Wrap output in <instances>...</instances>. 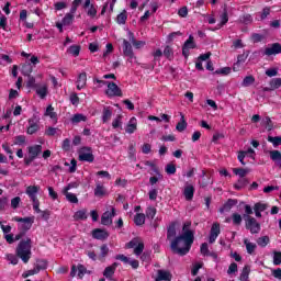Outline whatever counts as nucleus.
Wrapping results in <instances>:
<instances>
[{
  "mask_svg": "<svg viewBox=\"0 0 281 281\" xmlns=\"http://www.w3.org/2000/svg\"><path fill=\"white\" fill-rule=\"evenodd\" d=\"M35 92L41 98V100H45V98H47V85H38V87L35 88Z\"/></svg>",
  "mask_w": 281,
  "mask_h": 281,
  "instance_id": "nucleus-25",
  "label": "nucleus"
},
{
  "mask_svg": "<svg viewBox=\"0 0 281 281\" xmlns=\"http://www.w3.org/2000/svg\"><path fill=\"white\" fill-rule=\"evenodd\" d=\"M268 142H270L274 148H278V146H281V136H268Z\"/></svg>",
  "mask_w": 281,
  "mask_h": 281,
  "instance_id": "nucleus-42",
  "label": "nucleus"
},
{
  "mask_svg": "<svg viewBox=\"0 0 281 281\" xmlns=\"http://www.w3.org/2000/svg\"><path fill=\"white\" fill-rule=\"evenodd\" d=\"M38 190H41L40 187H36V186H30L26 188V194L27 196L32 200H35V199H38L36 198V194H38Z\"/></svg>",
  "mask_w": 281,
  "mask_h": 281,
  "instance_id": "nucleus-22",
  "label": "nucleus"
},
{
  "mask_svg": "<svg viewBox=\"0 0 281 281\" xmlns=\"http://www.w3.org/2000/svg\"><path fill=\"white\" fill-rule=\"evenodd\" d=\"M234 175H237V177H240V179H245L247 175H249V169L245 168H235L233 169Z\"/></svg>",
  "mask_w": 281,
  "mask_h": 281,
  "instance_id": "nucleus-36",
  "label": "nucleus"
},
{
  "mask_svg": "<svg viewBox=\"0 0 281 281\" xmlns=\"http://www.w3.org/2000/svg\"><path fill=\"white\" fill-rule=\"evenodd\" d=\"M72 21H74V13L70 12L63 18L61 23L63 25H71Z\"/></svg>",
  "mask_w": 281,
  "mask_h": 281,
  "instance_id": "nucleus-47",
  "label": "nucleus"
},
{
  "mask_svg": "<svg viewBox=\"0 0 281 281\" xmlns=\"http://www.w3.org/2000/svg\"><path fill=\"white\" fill-rule=\"evenodd\" d=\"M61 148L65 153H69L71 150V140L69 138L64 139Z\"/></svg>",
  "mask_w": 281,
  "mask_h": 281,
  "instance_id": "nucleus-57",
  "label": "nucleus"
},
{
  "mask_svg": "<svg viewBox=\"0 0 281 281\" xmlns=\"http://www.w3.org/2000/svg\"><path fill=\"white\" fill-rule=\"evenodd\" d=\"M164 56L167 58V60H173L175 59V50L170 46H165L164 49Z\"/></svg>",
  "mask_w": 281,
  "mask_h": 281,
  "instance_id": "nucleus-32",
  "label": "nucleus"
},
{
  "mask_svg": "<svg viewBox=\"0 0 281 281\" xmlns=\"http://www.w3.org/2000/svg\"><path fill=\"white\" fill-rule=\"evenodd\" d=\"M165 172H167V175H175L177 172V165L172 162L168 164L165 168Z\"/></svg>",
  "mask_w": 281,
  "mask_h": 281,
  "instance_id": "nucleus-53",
  "label": "nucleus"
},
{
  "mask_svg": "<svg viewBox=\"0 0 281 281\" xmlns=\"http://www.w3.org/2000/svg\"><path fill=\"white\" fill-rule=\"evenodd\" d=\"M15 254L18 258H21L24 265H27L30 258H32V238L27 237L26 240H21L16 247Z\"/></svg>",
  "mask_w": 281,
  "mask_h": 281,
  "instance_id": "nucleus-2",
  "label": "nucleus"
},
{
  "mask_svg": "<svg viewBox=\"0 0 281 281\" xmlns=\"http://www.w3.org/2000/svg\"><path fill=\"white\" fill-rule=\"evenodd\" d=\"M134 254L135 256H142V254H144V243H138V245H136Z\"/></svg>",
  "mask_w": 281,
  "mask_h": 281,
  "instance_id": "nucleus-60",
  "label": "nucleus"
},
{
  "mask_svg": "<svg viewBox=\"0 0 281 281\" xmlns=\"http://www.w3.org/2000/svg\"><path fill=\"white\" fill-rule=\"evenodd\" d=\"M249 273H251V268L249 266H245L243 268V271L240 273L239 280L240 281H247L249 280Z\"/></svg>",
  "mask_w": 281,
  "mask_h": 281,
  "instance_id": "nucleus-33",
  "label": "nucleus"
},
{
  "mask_svg": "<svg viewBox=\"0 0 281 281\" xmlns=\"http://www.w3.org/2000/svg\"><path fill=\"white\" fill-rule=\"evenodd\" d=\"M190 49H196V43H194V36L189 35V38L184 42L182 46V56L188 58L190 56Z\"/></svg>",
  "mask_w": 281,
  "mask_h": 281,
  "instance_id": "nucleus-6",
  "label": "nucleus"
},
{
  "mask_svg": "<svg viewBox=\"0 0 281 281\" xmlns=\"http://www.w3.org/2000/svg\"><path fill=\"white\" fill-rule=\"evenodd\" d=\"M77 269H78V278L82 280V278H85V273H87V267H85L82 263H79L77 266Z\"/></svg>",
  "mask_w": 281,
  "mask_h": 281,
  "instance_id": "nucleus-56",
  "label": "nucleus"
},
{
  "mask_svg": "<svg viewBox=\"0 0 281 281\" xmlns=\"http://www.w3.org/2000/svg\"><path fill=\"white\" fill-rule=\"evenodd\" d=\"M273 265H276L277 267L281 265V251H274Z\"/></svg>",
  "mask_w": 281,
  "mask_h": 281,
  "instance_id": "nucleus-62",
  "label": "nucleus"
},
{
  "mask_svg": "<svg viewBox=\"0 0 281 281\" xmlns=\"http://www.w3.org/2000/svg\"><path fill=\"white\" fill-rule=\"evenodd\" d=\"M256 82V78L254 76H246L241 82L243 87H251Z\"/></svg>",
  "mask_w": 281,
  "mask_h": 281,
  "instance_id": "nucleus-44",
  "label": "nucleus"
},
{
  "mask_svg": "<svg viewBox=\"0 0 281 281\" xmlns=\"http://www.w3.org/2000/svg\"><path fill=\"white\" fill-rule=\"evenodd\" d=\"M246 221V229H249L250 234H260V223L255 217L250 215H244Z\"/></svg>",
  "mask_w": 281,
  "mask_h": 281,
  "instance_id": "nucleus-3",
  "label": "nucleus"
},
{
  "mask_svg": "<svg viewBox=\"0 0 281 281\" xmlns=\"http://www.w3.org/2000/svg\"><path fill=\"white\" fill-rule=\"evenodd\" d=\"M249 57V52H247V54H241L237 56V64L234 65L233 70L236 71V66L240 63H245L247 60V58Z\"/></svg>",
  "mask_w": 281,
  "mask_h": 281,
  "instance_id": "nucleus-46",
  "label": "nucleus"
},
{
  "mask_svg": "<svg viewBox=\"0 0 281 281\" xmlns=\"http://www.w3.org/2000/svg\"><path fill=\"white\" fill-rule=\"evenodd\" d=\"M14 144L16 146H23V144H25V135L15 136Z\"/></svg>",
  "mask_w": 281,
  "mask_h": 281,
  "instance_id": "nucleus-63",
  "label": "nucleus"
},
{
  "mask_svg": "<svg viewBox=\"0 0 281 281\" xmlns=\"http://www.w3.org/2000/svg\"><path fill=\"white\" fill-rule=\"evenodd\" d=\"M234 205H238V200L228 199L226 203L220 209V213L229 212Z\"/></svg>",
  "mask_w": 281,
  "mask_h": 281,
  "instance_id": "nucleus-17",
  "label": "nucleus"
},
{
  "mask_svg": "<svg viewBox=\"0 0 281 281\" xmlns=\"http://www.w3.org/2000/svg\"><path fill=\"white\" fill-rule=\"evenodd\" d=\"M85 87H87V72H81L77 79V89L80 91L81 89H85Z\"/></svg>",
  "mask_w": 281,
  "mask_h": 281,
  "instance_id": "nucleus-20",
  "label": "nucleus"
},
{
  "mask_svg": "<svg viewBox=\"0 0 281 281\" xmlns=\"http://www.w3.org/2000/svg\"><path fill=\"white\" fill-rule=\"evenodd\" d=\"M74 218L75 221H87L88 216H87V210H79L74 214Z\"/></svg>",
  "mask_w": 281,
  "mask_h": 281,
  "instance_id": "nucleus-29",
  "label": "nucleus"
},
{
  "mask_svg": "<svg viewBox=\"0 0 281 281\" xmlns=\"http://www.w3.org/2000/svg\"><path fill=\"white\" fill-rule=\"evenodd\" d=\"M45 115H48L50 120H56V112H54V106L48 105Z\"/></svg>",
  "mask_w": 281,
  "mask_h": 281,
  "instance_id": "nucleus-61",
  "label": "nucleus"
},
{
  "mask_svg": "<svg viewBox=\"0 0 281 281\" xmlns=\"http://www.w3.org/2000/svg\"><path fill=\"white\" fill-rule=\"evenodd\" d=\"M112 116H113V110L111 109V106H104L102 112L103 124H106V122H109V120H111Z\"/></svg>",
  "mask_w": 281,
  "mask_h": 281,
  "instance_id": "nucleus-24",
  "label": "nucleus"
},
{
  "mask_svg": "<svg viewBox=\"0 0 281 281\" xmlns=\"http://www.w3.org/2000/svg\"><path fill=\"white\" fill-rule=\"evenodd\" d=\"M8 198H0V212H3L8 207Z\"/></svg>",
  "mask_w": 281,
  "mask_h": 281,
  "instance_id": "nucleus-64",
  "label": "nucleus"
},
{
  "mask_svg": "<svg viewBox=\"0 0 281 281\" xmlns=\"http://www.w3.org/2000/svg\"><path fill=\"white\" fill-rule=\"evenodd\" d=\"M188 128V122H186V116L181 115V121L176 125V131L183 133Z\"/></svg>",
  "mask_w": 281,
  "mask_h": 281,
  "instance_id": "nucleus-30",
  "label": "nucleus"
},
{
  "mask_svg": "<svg viewBox=\"0 0 281 281\" xmlns=\"http://www.w3.org/2000/svg\"><path fill=\"white\" fill-rule=\"evenodd\" d=\"M126 19H128V15L126 14V10H124L116 16V23H119V25H125Z\"/></svg>",
  "mask_w": 281,
  "mask_h": 281,
  "instance_id": "nucleus-38",
  "label": "nucleus"
},
{
  "mask_svg": "<svg viewBox=\"0 0 281 281\" xmlns=\"http://www.w3.org/2000/svg\"><path fill=\"white\" fill-rule=\"evenodd\" d=\"M271 243V239L269 238V236H262V237H259L257 239V245L259 247H267V245Z\"/></svg>",
  "mask_w": 281,
  "mask_h": 281,
  "instance_id": "nucleus-43",
  "label": "nucleus"
},
{
  "mask_svg": "<svg viewBox=\"0 0 281 281\" xmlns=\"http://www.w3.org/2000/svg\"><path fill=\"white\" fill-rule=\"evenodd\" d=\"M192 222H186L182 227V234L177 236L171 241V251L178 254V256H187L192 249L194 243V231H191Z\"/></svg>",
  "mask_w": 281,
  "mask_h": 281,
  "instance_id": "nucleus-1",
  "label": "nucleus"
},
{
  "mask_svg": "<svg viewBox=\"0 0 281 281\" xmlns=\"http://www.w3.org/2000/svg\"><path fill=\"white\" fill-rule=\"evenodd\" d=\"M41 131V125H38V117L33 115L29 119V127L26 130L27 135H34V133H38Z\"/></svg>",
  "mask_w": 281,
  "mask_h": 281,
  "instance_id": "nucleus-8",
  "label": "nucleus"
},
{
  "mask_svg": "<svg viewBox=\"0 0 281 281\" xmlns=\"http://www.w3.org/2000/svg\"><path fill=\"white\" fill-rule=\"evenodd\" d=\"M177 222H171L167 227V240H172V238H177Z\"/></svg>",
  "mask_w": 281,
  "mask_h": 281,
  "instance_id": "nucleus-16",
  "label": "nucleus"
},
{
  "mask_svg": "<svg viewBox=\"0 0 281 281\" xmlns=\"http://www.w3.org/2000/svg\"><path fill=\"white\" fill-rule=\"evenodd\" d=\"M137 131V119L135 116L131 117L125 132L128 133V135H133V133H135Z\"/></svg>",
  "mask_w": 281,
  "mask_h": 281,
  "instance_id": "nucleus-15",
  "label": "nucleus"
},
{
  "mask_svg": "<svg viewBox=\"0 0 281 281\" xmlns=\"http://www.w3.org/2000/svg\"><path fill=\"white\" fill-rule=\"evenodd\" d=\"M232 220H233V225H241L243 223V216H240V214L238 213H233Z\"/></svg>",
  "mask_w": 281,
  "mask_h": 281,
  "instance_id": "nucleus-55",
  "label": "nucleus"
},
{
  "mask_svg": "<svg viewBox=\"0 0 281 281\" xmlns=\"http://www.w3.org/2000/svg\"><path fill=\"white\" fill-rule=\"evenodd\" d=\"M106 194V189H104V186L98 183L95 189H94V196H104Z\"/></svg>",
  "mask_w": 281,
  "mask_h": 281,
  "instance_id": "nucleus-37",
  "label": "nucleus"
},
{
  "mask_svg": "<svg viewBox=\"0 0 281 281\" xmlns=\"http://www.w3.org/2000/svg\"><path fill=\"white\" fill-rule=\"evenodd\" d=\"M113 216H115V209L112 207V211L104 212L101 216V225H113Z\"/></svg>",
  "mask_w": 281,
  "mask_h": 281,
  "instance_id": "nucleus-11",
  "label": "nucleus"
},
{
  "mask_svg": "<svg viewBox=\"0 0 281 281\" xmlns=\"http://www.w3.org/2000/svg\"><path fill=\"white\" fill-rule=\"evenodd\" d=\"M270 87L276 91V89H280L281 87V78H273L270 80Z\"/></svg>",
  "mask_w": 281,
  "mask_h": 281,
  "instance_id": "nucleus-52",
  "label": "nucleus"
},
{
  "mask_svg": "<svg viewBox=\"0 0 281 281\" xmlns=\"http://www.w3.org/2000/svg\"><path fill=\"white\" fill-rule=\"evenodd\" d=\"M170 280H172V273H170V271L158 270V276L156 278V281H170Z\"/></svg>",
  "mask_w": 281,
  "mask_h": 281,
  "instance_id": "nucleus-19",
  "label": "nucleus"
},
{
  "mask_svg": "<svg viewBox=\"0 0 281 281\" xmlns=\"http://www.w3.org/2000/svg\"><path fill=\"white\" fill-rule=\"evenodd\" d=\"M95 157L91 151L90 147H83L79 153V161H88V164H93Z\"/></svg>",
  "mask_w": 281,
  "mask_h": 281,
  "instance_id": "nucleus-7",
  "label": "nucleus"
},
{
  "mask_svg": "<svg viewBox=\"0 0 281 281\" xmlns=\"http://www.w3.org/2000/svg\"><path fill=\"white\" fill-rule=\"evenodd\" d=\"M82 3V0H74L71 8H70V12L71 14H76V11L78 10V8L80 7V4Z\"/></svg>",
  "mask_w": 281,
  "mask_h": 281,
  "instance_id": "nucleus-59",
  "label": "nucleus"
},
{
  "mask_svg": "<svg viewBox=\"0 0 281 281\" xmlns=\"http://www.w3.org/2000/svg\"><path fill=\"white\" fill-rule=\"evenodd\" d=\"M277 54H281V44L274 43L271 45V47H267L265 49L266 56H276Z\"/></svg>",
  "mask_w": 281,
  "mask_h": 281,
  "instance_id": "nucleus-14",
  "label": "nucleus"
},
{
  "mask_svg": "<svg viewBox=\"0 0 281 281\" xmlns=\"http://www.w3.org/2000/svg\"><path fill=\"white\" fill-rule=\"evenodd\" d=\"M244 244L246 245L247 254L251 255L256 251V244L249 243L248 239H245Z\"/></svg>",
  "mask_w": 281,
  "mask_h": 281,
  "instance_id": "nucleus-48",
  "label": "nucleus"
},
{
  "mask_svg": "<svg viewBox=\"0 0 281 281\" xmlns=\"http://www.w3.org/2000/svg\"><path fill=\"white\" fill-rule=\"evenodd\" d=\"M64 194L69 203H78V196L76 194L69 193V191H64Z\"/></svg>",
  "mask_w": 281,
  "mask_h": 281,
  "instance_id": "nucleus-50",
  "label": "nucleus"
},
{
  "mask_svg": "<svg viewBox=\"0 0 281 281\" xmlns=\"http://www.w3.org/2000/svg\"><path fill=\"white\" fill-rule=\"evenodd\" d=\"M270 159H272L276 164V166H278L281 170V153L280 150H270Z\"/></svg>",
  "mask_w": 281,
  "mask_h": 281,
  "instance_id": "nucleus-21",
  "label": "nucleus"
},
{
  "mask_svg": "<svg viewBox=\"0 0 281 281\" xmlns=\"http://www.w3.org/2000/svg\"><path fill=\"white\" fill-rule=\"evenodd\" d=\"M80 49H81V46L80 45H71L68 49H67V53L68 54H71V56H75L78 57L80 56Z\"/></svg>",
  "mask_w": 281,
  "mask_h": 281,
  "instance_id": "nucleus-35",
  "label": "nucleus"
},
{
  "mask_svg": "<svg viewBox=\"0 0 281 281\" xmlns=\"http://www.w3.org/2000/svg\"><path fill=\"white\" fill-rule=\"evenodd\" d=\"M105 95H108V98H122V89L117 86V83L108 81Z\"/></svg>",
  "mask_w": 281,
  "mask_h": 281,
  "instance_id": "nucleus-4",
  "label": "nucleus"
},
{
  "mask_svg": "<svg viewBox=\"0 0 281 281\" xmlns=\"http://www.w3.org/2000/svg\"><path fill=\"white\" fill-rule=\"evenodd\" d=\"M123 56H126L127 58H130V60H133V58H135L133 46L131 45V42L126 40H123Z\"/></svg>",
  "mask_w": 281,
  "mask_h": 281,
  "instance_id": "nucleus-12",
  "label": "nucleus"
},
{
  "mask_svg": "<svg viewBox=\"0 0 281 281\" xmlns=\"http://www.w3.org/2000/svg\"><path fill=\"white\" fill-rule=\"evenodd\" d=\"M217 76H229V74H232V68L231 67H224L222 69H217L215 70V72Z\"/></svg>",
  "mask_w": 281,
  "mask_h": 281,
  "instance_id": "nucleus-51",
  "label": "nucleus"
},
{
  "mask_svg": "<svg viewBox=\"0 0 281 281\" xmlns=\"http://www.w3.org/2000/svg\"><path fill=\"white\" fill-rule=\"evenodd\" d=\"M33 68H32V64H24L22 66V76H31L30 74H32Z\"/></svg>",
  "mask_w": 281,
  "mask_h": 281,
  "instance_id": "nucleus-49",
  "label": "nucleus"
},
{
  "mask_svg": "<svg viewBox=\"0 0 281 281\" xmlns=\"http://www.w3.org/2000/svg\"><path fill=\"white\" fill-rule=\"evenodd\" d=\"M110 236L111 234L104 228H94L92 231V238H94V240H106Z\"/></svg>",
  "mask_w": 281,
  "mask_h": 281,
  "instance_id": "nucleus-9",
  "label": "nucleus"
},
{
  "mask_svg": "<svg viewBox=\"0 0 281 281\" xmlns=\"http://www.w3.org/2000/svg\"><path fill=\"white\" fill-rule=\"evenodd\" d=\"M114 273H115V267H111V266L106 267L103 271L104 278H106L108 280H112V281L114 280V279H112Z\"/></svg>",
  "mask_w": 281,
  "mask_h": 281,
  "instance_id": "nucleus-34",
  "label": "nucleus"
},
{
  "mask_svg": "<svg viewBox=\"0 0 281 281\" xmlns=\"http://www.w3.org/2000/svg\"><path fill=\"white\" fill-rule=\"evenodd\" d=\"M34 268L37 270L38 273H41V271H45V269H47V260L37 259Z\"/></svg>",
  "mask_w": 281,
  "mask_h": 281,
  "instance_id": "nucleus-26",
  "label": "nucleus"
},
{
  "mask_svg": "<svg viewBox=\"0 0 281 281\" xmlns=\"http://www.w3.org/2000/svg\"><path fill=\"white\" fill-rule=\"evenodd\" d=\"M145 166H149V168H151L153 172H155V175L159 176V179H164V176L161 175V172H159V169L157 168V165H155L154 162L147 160L145 162Z\"/></svg>",
  "mask_w": 281,
  "mask_h": 281,
  "instance_id": "nucleus-41",
  "label": "nucleus"
},
{
  "mask_svg": "<svg viewBox=\"0 0 281 281\" xmlns=\"http://www.w3.org/2000/svg\"><path fill=\"white\" fill-rule=\"evenodd\" d=\"M157 214V209L155 207H148L147 211H146V217L149 218V221H153V218H155Z\"/></svg>",
  "mask_w": 281,
  "mask_h": 281,
  "instance_id": "nucleus-54",
  "label": "nucleus"
},
{
  "mask_svg": "<svg viewBox=\"0 0 281 281\" xmlns=\"http://www.w3.org/2000/svg\"><path fill=\"white\" fill-rule=\"evenodd\" d=\"M194 186L187 182L183 189V196L186 201H192V199H194Z\"/></svg>",
  "mask_w": 281,
  "mask_h": 281,
  "instance_id": "nucleus-13",
  "label": "nucleus"
},
{
  "mask_svg": "<svg viewBox=\"0 0 281 281\" xmlns=\"http://www.w3.org/2000/svg\"><path fill=\"white\" fill-rule=\"evenodd\" d=\"M134 223H135V225H137V227H142V225H144V223H146V215L144 213H137L134 216Z\"/></svg>",
  "mask_w": 281,
  "mask_h": 281,
  "instance_id": "nucleus-28",
  "label": "nucleus"
},
{
  "mask_svg": "<svg viewBox=\"0 0 281 281\" xmlns=\"http://www.w3.org/2000/svg\"><path fill=\"white\" fill-rule=\"evenodd\" d=\"M41 153H43L42 145H35V146L29 147V155L31 157H34L35 159L38 157V155H41Z\"/></svg>",
  "mask_w": 281,
  "mask_h": 281,
  "instance_id": "nucleus-23",
  "label": "nucleus"
},
{
  "mask_svg": "<svg viewBox=\"0 0 281 281\" xmlns=\"http://www.w3.org/2000/svg\"><path fill=\"white\" fill-rule=\"evenodd\" d=\"M27 78L29 79H27V82H26V87L29 89H37L38 83H36V78L32 77V75H30Z\"/></svg>",
  "mask_w": 281,
  "mask_h": 281,
  "instance_id": "nucleus-45",
  "label": "nucleus"
},
{
  "mask_svg": "<svg viewBox=\"0 0 281 281\" xmlns=\"http://www.w3.org/2000/svg\"><path fill=\"white\" fill-rule=\"evenodd\" d=\"M268 207H269V205H267L265 203L257 202L254 206V210L257 212H265V210H267Z\"/></svg>",
  "mask_w": 281,
  "mask_h": 281,
  "instance_id": "nucleus-58",
  "label": "nucleus"
},
{
  "mask_svg": "<svg viewBox=\"0 0 281 281\" xmlns=\"http://www.w3.org/2000/svg\"><path fill=\"white\" fill-rule=\"evenodd\" d=\"M261 123L266 126L267 131H273V121H271V117H263Z\"/></svg>",
  "mask_w": 281,
  "mask_h": 281,
  "instance_id": "nucleus-39",
  "label": "nucleus"
},
{
  "mask_svg": "<svg viewBox=\"0 0 281 281\" xmlns=\"http://www.w3.org/2000/svg\"><path fill=\"white\" fill-rule=\"evenodd\" d=\"M71 124H80V122H87V116L85 114H75L70 119Z\"/></svg>",
  "mask_w": 281,
  "mask_h": 281,
  "instance_id": "nucleus-31",
  "label": "nucleus"
},
{
  "mask_svg": "<svg viewBox=\"0 0 281 281\" xmlns=\"http://www.w3.org/2000/svg\"><path fill=\"white\" fill-rule=\"evenodd\" d=\"M221 22L217 24V30H221L223 25H227V22L229 21V14L227 13V4L224 5L223 13L220 15Z\"/></svg>",
  "mask_w": 281,
  "mask_h": 281,
  "instance_id": "nucleus-18",
  "label": "nucleus"
},
{
  "mask_svg": "<svg viewBox=\"0 0 281 281\" xmlns=\"http://www.w3.org/2000/svg\"><path fill=\"white\" fill-rule=\"evenodd\" d=\"M198 183L200 188H207V186H212L214 181H212V176L210 173L205 172V170H202V175L200 176Z\"/></svg>",
  "mask_w": 281,
  "mask_h": 281,
  "instance_id": "nucleus-10",
  "label": "nucleus"
},
{
  "mask_svg": "<svg viewBox=\"0 0 281 281\" xmlns=\"http://www.w3.org/2000/svg\"><path fill=\"white\" fill-rule=\"evenodd\" d=\"M14 221L16 223H23L20 225V232H24V234H27L34 224V217H14Z\"/></svg>",
  "mask_w": 281,
  "mask_h": 281,
  "instance_id": "nucleus-5",
  "label": "nucleus"
},
{
  "mask_svg": "<svg viewBox=\"0 0 281 281\" xmlns=\"http://www.w3.org/2000/svg\"><path fill=\"white\" fill-rule=\"evenodd\" d=\"M247 186H249V180L247 178H239L234 184V188L236 190H243V188H247Z\"/></svg>",
  "mask_w": 281,
  "mask_h": 281,
  "instance_id": "nucleus-27",
  "label": "nucleus"
},
{
  "mask_svg": "<svg viewBox=\"0 0 281 281\" xmlns=\"http://www.w3.org/2000/svg\"><path fill=\"white\" fill-rule=\"evenodd\" d=\"M220 234H221V224L213 223L210 235L218 237Z\"/></svg>",
  "mask_w": 281,
  "mask_h": 281,
  "instance_id": "nucleus-40",
  "label": "nucleus"
}]
</instances>
